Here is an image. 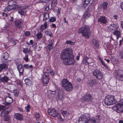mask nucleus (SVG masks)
<instances>
[{"label": "nucleus", "instance_id": "obj_49", "mask_svg": "<svg viewBox=\"0 0 123 123\" xmlns=\"http://www.w3.org/2000/svg\"><path fill=\"white\" fill-rule=\"evenodd\" d=\"M51 68L50 67H47L46 72L45 73H47L49 74V73L51 71Z\"/></svg>", "mask_w": 123, "mask_h": 123}, {"label": "nucleus", "instance_id": "obj_62", "mask_svg": "<svg viewBox=\"0 0 123 123\" xmlns=\"http://www.w3.org/2000/svg\"><path fill=\"white\" fill-rule=\"evenodd\" d=\"M28 54H30L31 55L32 54V50H30V49H29V51H28Z\"/></svg>", "mask_w": 123, "mask_h": 123}, {"label": "nucleus", "instance_id": "obj_26", "mask_svg": "<svg viewBox=\"0 0 123 123\" xmlns=\"http://www.w3.org/2000/svg\"><path fill=\"white\" fill-rule=\"evenodd\" d=\"M89 59V58L87 56H84L83 59L82 63L85 65H89L90 63L87 62V60Z\"/></svg>", "mask_w": 123, "mask_h": 123}, {"label": "nucleus", "instance_id": "obj_32", "mask_svg": "<svg viewBox=\"0 0 123 123\" xmlns=\"http://www.w3.org/2000/svg\"><path fill=\"white\" fill-rule=\"evenodd\" d=\"M84 18L86 19L88 18L90 15V12H89L86 11L84 14Z\"/></svg>", "mask_w": 123, "mask_h": 123}, {"label": "nucleus", "instance_id": "obj_14", "mask_svg": "<svg viewBox=\"0 0 123 123\" xmlns=\"http://www.w3.org/2000/svg\"><path fill=\"white\" fill-rule=\"evenodd\" d=\"M47 111L49 115L53 117H57L58 114V112L55 109H49Z\"/></svg>", "mask_w": 123, "mask_h": 123}, {"label": "nucleus", "instance_id": "obj_42", "mask_svg": "<svg viewBox=\"0 0 123 123\" xmlns=\"http://www.w3.org/2000/svg\"><path fill=\"white\" fill-rule=\"evenodd\" d=\"M23 52L25 54H26L28 52V51H29V49H28L27 48H23Z\"/></svg>", "mask_w": 123, "mask_h": 123}, {"label": "nucleus", "instance_id": "obj_39", "mask_svg": "<svg viewBox=\"0 0 123 123\" xmlns=\"http://www.w3.org/2000/svg\"><path fill=\"white\" fill-rule=\"evenodd\" d=\"M56 20V18L55 17H51L48 20V22H53Z\"/></svg>", "mask_w": 123, "mask_h": 123}, {"label": "nucleus", "instance_id": "obj_10", "mask_svg": "<svg viewBox=\"0 0 123 123\" xmlns=\"http://www.w3.org/2000/svg\"><path fill=\"white\" fill-rule=\"evenodd\" d=\"M83 98L86 102H91L93 99V97L91 94L90 93H87L84 96Z\"/></svg>", "mask_w": 123, "mask_h": 123}, {"label": "nucleus", "instance_id": "obj_52", "mask_svg": "<svg viewBox=\"0 0 123 123\" xmlns=\"http://www.w3.org/2000/svg\"><path fill=\"white\" fill-rule=\"evenodd\" d=\"M23 67L24 68L26 69H28L29 68V65L28 64L24 65L23 66Z\"/></svg>", "mask_w": 123, "mask_h": 123}, {"label": "nucleus", "instance_id": "obj_63", "mask_svg": "<svg viewBox=\"0 0 123 123\" xmlns=\"http://www.w3.org/2000/svg\"><path fill=\"white\" fill-rule=\"evenodd\" d=\"M52 28H55L56 27V25L53 23L52 24Z\"/></svg>", "mask_w": 123, "mask_h": 123}, {"label": "nucleus", "instance_id": "obj_7", "mask_svg": "<svg viewBox=\"0 0 123 123\" xmlns=\"http://www.w3.org/2000/svg\"><path fill=\"white\" fill-rule=\"evenodd\" d=\"M7 3L12 10L16 9L20 7V6L17 5L16 2L13 0L8 1Z\"/></svg>", "mask_w": 123, "mask_h": 123}, {"label": "nucleus", "instance_id": "obj_54", "mask_svg": "<svg viewBox=\"0 0 123 123\" xmlns=\"http://www.w3.org/2000/svg\"><path fill=\"white\" fill-rule=\"evenodd\" d=\"M30 35V32L29 31H26L25 33V35L26 36H28Z\"/></svg>", "mask_w": 123, "mask_h": 123}, {"label": "nucleus", "instance_id": "obj_20", "mask_svg": "<svg viewBox=\"0 0 123 123\" xmlns=\"http://www.w3.org/2000/svg\"><path fill=\"white\" fill-rule=\"evenodd\" d=\"M48 28L47 22L45 21L43 24L41 25L40 26V30L41 32H42Z\"/></svg>", "mask_w": 123, "mask_h": 123}, {"label": "nucleus", "instance_id": "obj_15", "mask_svg": "<svg viewBox=\"0 0 123 123\" xmlns=\"http://www.w3.org/2000/svg\"><path fill=\"white\" fill-rule=\"evenodd\" d=\"M97 21L104 24H106L107 22L106 17L104 16H101L99 17Z\"/></svg>", "mask_w": 123, "mask_h": 123}, {"label": "nucleus", "instance_id": "obj_5", "mask_svg": "<svg viewBox=\"0 0 123 123\" xmlns=\"http://www.w3.org/2000/svg\"><path fill=\"white\" fill-rule=\"evenodd\" d=\"M112 109L118 113L123 112V99H121L118 103L113 106Z\"/></svg>", "mask_w": 123, "mask_h": 123}, {"label": "nucleus", "instance_id": "obj_51", "mask_svg": "<svg viewBox=\"0 0 123 123\" xmlns=\"http://www.w3.org/2000/svg\"><path fill=\"white\" fill-rule=\"evenodd\" d=\"M24 59L26 62H28V61L29 59L28 58V55H25L24 58Z\"/></svg>", "mask_w": 123, "mask_h": 123}, {"label": "nucleus", "instance_id": "obj_64", "mask_svg": "<svg viewBox=\"0 0 123 123\" xmlns=\"http://www.w3.org/2000/svg\"><path fill=\"white\" fill-rule=\"evenodd\" d=\"M120 7L123 10V2H121L120 5Z\"/></svg>", "mask_w": 123, "mask_h": 123}, {"label": "nucleus", "instance_id": "obj_2", "mask_svg": "<svg viewBox=\"0 0 123 123\" xmlns=\"http://www.w3.org/2000/svg\"><path fill=\"white\" fill-rule=\"evenodd\" d=\"M90 26L87 25H85L84 26L80 28L79 29L78 33H82V36L86 37L89 38L91 35Z\"/></svg>", "mask_w": 123, "mask_h": 123}, {"label": "nucleus", "instance_id": "obj_8", "mask_svg": "<svg viewBox=\"0 0 123 123\" xmlns=\"http://www.w3.org/2000/svg\"><path fill=\"white\" fill-rule=\"evenodd\" d=\"M115 74L117 75V79L119 80L123 81V70L121 69L116 70Z\"/></svg>", "mask_w": 123, "mask_h": 123}, {"label": "nucleus", "instance_id": "obj_59", "mask_svg": "<svg viewBox=\"0 0 123 123\" xmlns=\"http://www.w3.org/2000/svg\"><path fill=\"white\" fill-rule=\"evenodd\" d=\"M49 73L50 74V75L52 76L54 75L55 74L54 72L52 71H51Z\"/></svg>", "mask_w": 123, "mask_h": 123}, {"label": "nucleus", "instance_id": "obj_34", "mask_svg": "<svg viewBox=\"0 0 123 123\" xmlns=\"http://www.w3.org/2000/svg\"><path fill=\"white\" fill-rule=\"evenodd\" d=\"M62 113L64 117L66 118H67V117L69 115V114L67 111H63Z\"/></svg>", "mask_w": 123, "mask_h": 123}, {"label": "nucleus", "instance_id": "obj_23", "mask_svg": "<svg viewBox=\"0 0 123 123\" xmlns=\"http://www.w3.org/2000/svg\"><path fill=\"white\" fill-rule=\"evenodd\" d=\"M48 42L49 43L47 46V47L49 51H50L53 48V43L51 40H49Z\"/></svg>", "mask_w": 123, "mask_h": 123}, {"label": "nucleus", "instance_id": "obj_24", "mask_svg": "<svg viewBox=\"0 0 123 123\" xmlns=\"http://www.w3.org/2000/svg\"><path fill=\"white\" fill-rule=\"evenodd\" d=\"M25 84L28 86H31L32 85L33 83L32 80L28 78H26L25 80Z\"/></svg>", "mask_w": 123, "mask_h": 123}, {"label": "nucleus", "instance_id": "obj_9", "mask_svg": "<svg viewBox=\"0 0 123 123\" xmlns=\"http://www.w3.org/2000/svg\"><path fill=\"white\" fill-rule=\"evenodd\" d=\"M93 75L98 80H100L103 77V74L98 70H94L93 72Z\"/></svg>", "mask_w": 123, "mask_h": 123}, {"label": "nucleus", "instance_id": "obj_22", "mask_svg": "<svg viewBox=\"0 0 123 123\" xmlns=\"http://www.w3.org/2000/svg\"><path fill=\"white\" fill-rule=\"evenodd\" d=\"M15 116L16 119L17 120L22 121L23 120L24 118L22 115L20 113H18L15 114Z\"/></svg>", "mask_w": 123, "mask_h": 123}, {"label": "nucleus", "instance_id": "obj_37", "mask_svg": "<svg viewBox=\"0 0 123 123\" xmlns=\"http://www.w3.org/2000/svg\"><path fill=\"white\" fill-rule=\"evenodd\" d=\"M45 33L46 35L51 37L53 36L52 34L50 31H45Z\"/></svg>", "mask_w": 123, "mask_h": 123}, {"label": "nucleus", "instance_id": "obj_45", "mask_svg": "<svg viewBox=\"0 0 123 123\" xmlns=\"http://www.w3.org/2000/svg\"><path fill=\"white\" fill-rule=\"evenodd\" d=\"M25 109L26 110V111L27 112H29L30 111V109H31V106L29 105H28L27 106L25 107Z\"/></svg>", "mask_w": 123, "mask_h": 123}, {"label": "nucleus", "instance_id": "obj_40", "mask_svg": "<svg viewBox=\"0 0 123 123\" xmlns=\"http://www.w3.org/2000/svg\"><path fill=\"white\" fill-rule=\"evenodd\" d=\"M93 6L91 5H89L88 7V8L86 11L90 12L91 11H92L93 9Z\"/></svg>", "mask_w": 123, "mask_h": 123}, {"label": "nucleus", "instance_id": "obj_60", "mask_svg": "<svg viewBox=\"0 0 123 123\" xmlns=\"http://www.w3.org/2000/svg\"><path fill=\"white\" fill-rule=\"evenodd\" d=\"M58 118L59 119V120L62 117L61 115V114L60 113H58Z\"/></svg>", "mask_w": 123, "mask_h": 123}, {"label": "nucleus", "instance_id": "obj_61", "mask_svg": "<svg viewBox=\"0 0 123 123\" xmlns=\"http://www.w3.org/2000/svg\"><path fill=\"white\" fill-rule=\"evenodd\" d=\"M4 107L5 106L4 105H2L0 106V112Z\"/></svg>", "mask_w": 123, "mask_h": 123}, {"label": "nucleus", "instance_id": "obj_53", "mask_svg": "<svg viewBox=\"0 0 123 123\" xmlns=\"http://www.w3.org/2000/svg\"><path fill=\"white\" fill-rule=\"evenodd\" d=\"M49 9V5H48L45 6L44 10L46 11H48Z\"/></svg>", "mask_w": 123, "mask_h": 123}, {"label": "nucleus", "instance_id": "obj_3", "mask_svg": "<svg viewBox=\"0 0 123 123\" xmlns=\"http://www.w3.org/2000/svg\"><path fill=\"white\" fill-rule=\"evenodd\" d=\"M62 86L67 91L71 92L73 89V87L72 83L66 79L62 80Z\"/></svg>", "mask_w": 123, "mask_h": 123}, {"label": "nucleus", "instance_id": "obj_29", "mask_svg": "<svg viewBox=\"0 0 123 123\" xmlns=\"http://www.w3.org/2000/svg\"><path fill=\"white\" fill-rule=\"evenodd\" d=\"M43 17V20L45 22L46 20L48 19L49 18V13H44Z\"/></svg>", "mask_w": 123, "mask_h": 123}, {"label": "nucleus", "instance_id": "obj_18", "mask_svg": "<svg viewBox=\"0 0 123 123\" xmlns=\"http://www.w3.org/2000/svg\"><path fill=\"white\" fill-rule=\"evenodd\" d=\"M118 28V25L117 23L111 24L108 27V28L109 30H115Z\"/></svg>", "mask_w": 123, "mask_h": 123}, {"label": "nucleus", "instance_id": "obj_16", "mask_svg": "<svg viewBox=\"0 0 123 123\" xmlns=\"http://www.w3.org/2000/svg\"><path fill=\"white\" fill-rule=\"evenodd\" d=\"M58 98L59 100H63L65 96V93L62 90H60L57 92Z\"/></svg>", "mask_w": 123, "mask_h": 123}, {"label": "nucleus", "instance_id": "obj_35", "mask_svg": "<svg viewBox=\"0 0 123 123\" xmlns=\"http://www.w3.org/2000/svg\"><path fill=\"white\" fill-rule=\"evenodd\" d=\"M108 3L106 2H104L103 3L102 8L104 10H106L107 8Z\"/></svg>", "mask_w": 123, "mask_h": 123}, {"label": "nucleus", "instance_id": "obj_31", "mask_svg": "<svg viewBox=\"0 0 123 123\" xmlns=\"http://www.w3.org/2000/svg\"><path fill=\"white\" fill-rule=\"evenodd\" d=\"M9 80V79L7 76H4L0 79V81L3 82H7Z\"/></svg>", "mask_w": 123, "mask_h": 123}, {"label": "nucleus", "instance_id": "obj_44", "mask_svg": "<svg viewBox=\"0 0 123 123\" xmlns=\"http://www.w3.org/2000/svg\"><path fill=\"white\" fill-rule=\"evenodd\" d=\"M12 10V8L8 5V6L5 8L4 9V11L5 12H8Z\"/></svg>", "mask_w": 123, "mask_h": 123}, {"label": "nucleus", "instance_id": "obj_47", "mask_svg": "<svg viewBox=\"0 0 123 123\" xmlns=\"http://www.w3.org/2000/svg\"><path fill=\"white\" fill-rule=\"evenodd\" d=\"M35 116L36 119H38L40 117V114L38 112H36L35 114Z\"/></svg>", "mask_w": 123, "mask_h": 123}, {"label": "nucleus", "instance_id": "obj_55", "mask_svg": "<svg viewBox=\"0 0 123 123\" xmlns=\"http://www.w3.org/2000/svg\"><path fill=\"white\" fill-rule=\"evenodd\" d=\"M97 58L98 60H99L100 61V62H102V61H103L102 59L99 56H98L97 57Z\"/></svg>", "mask_w": 123, "mask_h": 123}, {"label": "nucleus", "instance_id": "obj_36", "mask_svg": "<svg viewBox=\"0 0 123 123\" xmlns=\"http://www.w3.org/2000/svg\"><path fill=\"white\" fill-rule=\"evenodd\" d=\"M19 91L17 89H15L13 91V94L15 97H17L19 94Z\"/></svg>", "mask_w": 123, "mask_h": 123}, {"label": "nucleus", "instance_id": "obj_57", "mask_svg": "<svg viewBox=\"0 0 123 123\" xmlns=\"http://www.w3.org/2000/svg\"><path fill=\"white\" fill-rule=\"evenodd\" d=\"M63 19H64L63 21L65 23H67L68 25L69 24L68 23V21L67 20V21L66 20V18H63Z\"/></svg>", "mask_w": 123, "mask_h": 123}, {"label": "nucleus", "instance_id": "obj_30", "mask_svg": "<svg viewBox=\"0 0 123 123\" xmlns=\"http://www.w3.org/2000/svg\"><path fill=\"white\" fill-rule=\"evenodd\" d=\"M9 57L8 54L6 52L3 54L1 56V57L4 60L7 59Z\"/></svg>", "mask_w": 123, "mask_h": 123}, {"label": "nucleus", "instance_id": "obj_41", "mask_svg": "<svg viewBox=\"0 0 123 123\" xmlns=\"http://www.w3.org/2000/svg\"><path fill=\"white\" fill-rule=\"evenodd\" d=\"M57 4L56 0H52V1L51 5H52L54 7H55Z\"/></svg>", "mask_w": 123, "mask_h": 123}, {"label": "nucleus", "instance_id": "obj_11", "mask_svg": "<svg viewBox=\"0 0 123 123\" xmlns=\"http://www.w3.org/2000/svg\"><path fill=\"white\" fill-rule=\"evenodd\" d=\"M90 116L88 114H85V115L82 114L79 118L78 122H84L88 120Z\"/></svg>", "mask_w": 123, "mask_h": 123}, {"label": "nucleus", "instance_id": "obj_46", "mask_svg": "<svg viewBox=\"0 0 123 123\" xmlns=\"http://www.w3.org/2000/svg\"><path fill=\"white\" fill-rule=\"evenodd\" d=\"M11 117L10 116L7 115L5 117L4 121H8L10 119Z\"/></svg>", "mask_w": 123, "mask_h": 123}, {"label": "nucleus", "instance_id": "obj_58", "mask_svg": "<svg viewBox=\"0 0 123 123\" xmlns=\"http://www.w3.org/2000/svg\"><path fill=\"white\" fill-rule=\"evenodd\" d=\"M33 43L34 42L32 40H30V45L31 46H32Z\"/></svg>", "mask_w": 123, "mask_h": 123}, {"label": "nucleus", "instance_id": "obj_50", "mask_svg": "<svg viewBox=\"0 0 123 123\" xmlns=\"http://www.w3.org/2000/svg\"><path fill=\"white\" fill-rule=\"evenodd\" d=\"M50 0H40V2L42 3H48Z\"/></svg>", "mask_w": 123, "mask_h": 123}, {"label": "nucleus", "instance_id": "obj_28", "mask_svg": "<svg viewBox=\"0 0 123 123\" xmlns=\"http://www.w3.org/2000/svg\"><path fill=\"white\" fill-rule=\"evenodd\" d=\"M113 34L117 37V40L120 36V31L117 30H115L113 32Z\"/></svg>", "mask_w": 123, "mask_h": 123}, {"label": "nucleus", "instance_id": "obj_27", "mask_svg": "<svg viewBox=\"0 0 123 123\" xmlns=\"http://www.w3.org/2000/svg\"><path fill=\"white\" fill-rule=\"evenodd\" d=\"M84 123H99V121H96L94 118H92L89 120H87Z\"/></svg>", "mask_w": 123, "mask_h": 123}, {"label": "nucleus", "instance_id": "obj_33", "mask_svg": "<svg viewBox=\"0 0 123 123\" xmlns=\"http://www.w3.org/2000/svg\"><path fill=\"white\" fill-rule=\"evenodd\" d=\"M9 113V111H6V110H3L2 111L1 114V116L2 117H5L6 115L8 114Z\"/></svg>", "mask_w": 123, "mask_h": 123}, {"label": "nucleus", "instance_id": "obj_19", "mask_svg": "<svg viewBox=\"0 0 123 123\" xmlns=\"http://www.w3.org/2000/svg\"><path fill=\"white\" fill-rule=\"evenodd\" d=\"M92 42L94 46L96 47V48L98 49L100 48L99 41L98 40L93 39L92 40Z\"/></svg>", "mask_w": 123, "mask_h": 123}, {"label": "nucleus", "instance_id": "obj_13", "mask_svg": "<svg viewBox=\"0 0 123 123\" xmlns=\"http://www.w3.org/2000/svg\"><path fill=\"white\" fill-rule=\"evenodd\" d=\"M87 82L88 86L90 87H92L93 85L96 86L98 84L97 80L94 78L89 80Z\"/></svg>", "mask_w": 123, "mask_h": 123}, {"label": "nucleus", "instance_id": "obj_4", "mask_svg": "<svg viewBox=\"0 0 123 123\" xmlns=\"http://www.w3.org/2000/svg\"><path fill=\"white\" fill-rule=\"evenodd\" d=\"M114 97L112 95H108L104 99L105 104L107 106L112 105L116 103V101L114 99Z\"/></svg>", "mask_w": 123, "mask_h": 123}, {"label": "nucleus", "instance_id": "obj_21", "mask_svg": "<svg viewBox=\"0 0 123 123\" xmlns=\"http://www.w3.org/2000/svg\"><path fill=\"white\" fill-rule=\"evenodd\" d=\"M91 0H82L83 6L84 8H86L90 3Z\"/></svg>", "mask_w": 123, "mask_h": 123}, {"label": "nucleus", "instance_id": "obj_6", "mask_svg": "<svg viewBox=\"0 0 123 123\" xmlns=\"http://www.w3.org/2000/svg\"><path fill=\"white\" fill-rule=\"evenodd\" d=\"M49 74L44 73L42 77V80L43 86H46L49 83Z\"/></svg>", "mask_w": 123, "mask_h": 123}, {"label": "nucleus", "instance_id": "obj_43", "mask_svg": "<svg viewBox=\"0 0 123 123\" xmlns=\"http://www.w3.org/2000/svg\"><path fill=\"white\" fill-rule=\"evenodd\" d=\"M6 64L3 63L0 64V68L2 70L6 68Z\"/></svg>", "mask_w": 123, "mask_h": 123}, {"label": "nucleus", "instance_id": "obj_1", "mask_svg": "<svg viewBox=\"0 0 123 123\" xmlns=\"http://www.w3.org/2000/svg\"><path fill=\"white\" fill-rule=\"evenodd\" d=\"M70 48H67L63 50L61 53L60 57L63 60V64L66 65H74L75 63V60L71 54Z\"/></svg>", "mask_w": 123, "mask_h": 123}, {"label": "nucleus", "instance_id": "obj_38", "mask_svg": "<svg viewBox=\"0 0 123 123\" xmlns=\"http://www.w3.org/2000/svg\"><path fill=\"white\" fill-rule=\"evenodd\" d=\"M42 34L41 32H39L37 33L36 34V37L38 39L41 38L42 37Z\"/></svg>", "mask_w": 123, "mask_h": 123}, {"label": "nucleus", "instance_id": "obj_12", "mask_svg": "<svg viewBox=\"0 0 123 123\" xmlns=\"http://www.w3.org/2000/svg\"><path fill=\"white\" fill-rule=\"evenodd\" d=\"M14 25L17 28L22 29L23 28L24 24L23 21L19 19L17 20L15 22Z\"/></svg>", "mask_w": 123, "mask_h": 123}, {"label": "nucleus", "instance_id": "obj_56", "mask_svg": "<svg viewBox=\"0 0 123 123\" xmlns=\"http://www.w3.org/2000/svg\"><path fill=\"white\" fill-rule=\"evenodd\" d=\"M37 43L35 42L33 43V45H32V46H31V47H36L37 46Z\"/></svg>", "mask_w": 123, "mask_h": 123}, {"label": "nucleus", "instance_id": "obj_17", "mask_svg": "<svg viewBox=\"0 0 123 123\" xmlns=\"http://www.w3.org/2000/svg\"><path fill=\"white\" fill-rule=\"evenodd\" d=\"M5 102L3 103V104L6 105H9L12 103L13 101L12 98L10 96H7L5 98Z\"/></svg>", "mask_w": 123, "mask_h": 123}, {"label": "nucleus", "instance_id": "obj_48", "mask_svg": "<svg viewBox=\"0 0 123 123\" xmlns=\"http://www.w3.org/2000/svg\"><path fill=\"white\" fill-rule=\"evenodd\" d=\"M18 13L21 15H23L24 14V12L23 10L20 9L18 11Z\"/></svg>", "mask_w": 123, "mask_h": 123}, {"label": "nucleus", "instance_id": "obj_25", "mask_svg": "<svg viewBox=\"0 0 123 123\" xmlns=\"http://www.w3.org/2000/svg\"><path fill=\"white\" fill-rule=\"evenodd\" d=\"M17 68L19 72L20 75H22L24 71V68L22 66V65H18Z\"/></svg>", "mask_w": 123, "mask_h": 123}]
</instances>
